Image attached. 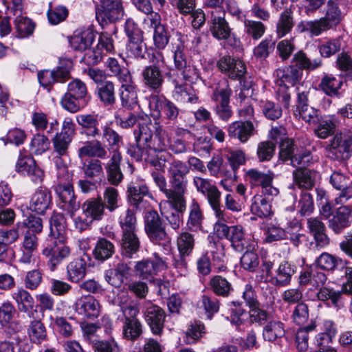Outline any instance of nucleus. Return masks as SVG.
<instances>
[{"mask_svg":"<svg viewBox=\"0 0 352 352\" xmlns=\"http://www.w3.org/2000/svg\"><path fill=\"white\" fill-rule=\"evenodd\" d=\"M148 122L139 124L134 131L136 145L131 146L127 153L136 161H145L153 166L156 170L164 171L166 159L164 155L159 156L157 153L162 152L167 146L165 132L157 122Z\"/></svg>","mask_w":352,"mask_h":352,"instance_id":"1","label":"nucleus"},{"mask_svg":"<svg viewBox=\"0 0 352 352\" xmlns=\"http://www.w3.org/2000/svg\"><path fill=\"white\" fill-rule=\"evenodd\" d=\"M144 230L153 243L162 246L166 251H170L171 239L157 211L150 210L146 214Z\"/></svg>","mask_w":352,"mask_h":352,"instance_id":"2","label":"nucleus"},{"mask_svg":"<svg viewBox=\"0 0 352 352\" xmlns=\"http://www.w3.org/2000/svg\"><path fill=\"white\" fill-rule=\"evenodd\" d=\"M193 184L197 192L206 197L208 202L215 216L219 220L226 221V210L221 204V192L209 179L195 176L193 178Z\"/></svg>","mask_w":352,"mask_h":352,"instance_id":"3","label":"nucleus"},{"mask_svg":"<svg viewBox=\"0 0 352 352\" xmlns=\"http://www.w3.org/2000/svg\"><path fill=\"white\" fill-rule=\"evenodd\" d=\"M165 66L166 62L162 53H153L151 65L144 67L142 72L144 84L149 89L160 92L164 82L163 69Z\"/></svg>","mask_w":352,"mask_h":352,"instance_id":"4","label":"nucleus"},{"mask_svg":"<svg viewBox=\"0 0 352 352\" xmlns=\"http://www.w3.org/2000/svg\"><path fill=\"white\" fill-rule=\"evenodd\" d=\"M219 221H221L219 219ZM214 230L220 238H226L231 242L233 248L239 252L243 251L245 248H251L249 245L248 236L241 226H228L220 221L214 224Z\"/></svg>","mask_w":352,"mask_h":352,"instance_id":"5","label":"nucleus"},{"mask_svg":"<svg viewBox=\"0 0 352 352\" xmlns=\"http://www.w3.org/2000/svg\"><path fill=\"white\" fill-rule=\"evenodd\" d=\"M123 15L121 0H103L96 12V18L102 28L120 19Z\"/></svg>","mask_w":352,"mask_h":352,"instance_id":"6","label":"nucleus"},{"mask_svg":"<svg viewBox=\"0 0 352 352\" xmlns=\"http://www.w3.org/2000/svg\"><path fill=\"white\" fill-rule=\"evenodd\" d=\"M166 268L165 261L155 253L153 258H144L135 263L133 270L142 280L151 281L160 270Z\"/></svg>","mask_w":352,"mask_h":352,"instance_id":"7","label":"nucleus"},{"mask_svg":"<svg viewBox=\"0 0 352 352\" xmlns=\"http://www.w3.org/2000/svg\"><path fill=\"white\" fill-rule=\"evenodd\" d=\"M122 312L124 317L122 326V334L124 338L135 340L142 333L141 322L137 318L139 308L136 305L122 307Z\"/></svg>","mask_w":352,"mask_h":352,"instance_id":"8","label":"nucleus"},{"mask_svg":"<svg viewBox=\"0 0 352 352\" xmlns=\"http://www.w3.org/2000/svg\"><path fill=\"white\" fill-rule=\"evenodd\" d=\"M149 108L157 116L164 115L169 121H175L179 114V109L176 104L163 95H151L149 97Z\"/></svg>","mask_w":352,"mask_h":352,"instance_id":"9","label":"nucleus"},{"mask_svg":"<svg viewBox=\"0 0 352 352\" xmlns=\"http://www.w3.org/2000/svg\"><path fill=\"white\" fill-rule=\"evenodd\" d=\"M327 150L336 155V159H347L352 152V132L337 133L330 140Z\"/></svg>","mask_w":352,"mask_h":352,"instance_id":"10","label":"nucleus"},{"mask_svg":"<svg viewBox=\"0 0 352 352\" xmlns=\"http://www.w3.org/2000/svg\"><path fill=\"white\" fill-rule=\"evenodd\" d=\"M171 188H168V202L173 208L186 210L185 194L187 190L186 177H170Z\"/></svg>","mask_w":352,"mask_h":352,"instance_id":"11","label":"nucleus"},{"mask_svg":"<svg viewBox=\"0 0 352 352\" xmlns=\"http://www.w3.org/2000/svg\"><path fill=\"white\" fill-rule=\"evenodd\" d=\"M55 190L60 200L59 207L72 217L80 207L79 204L76 201L73 186L69 182L58 184Z\"/></svg>","mask_w":352,"mask_h":352,"instance_id":"12","label":"nucleus"},{"mask_svg":"<svg viewBox=\"0 0 352 352\" xmlns=\"http://www.w3.org/2000/svg\"><path fill=\"white\" fill-rule=\"evenodd\" d=\"M217 67L230 79L241 80L246 73L245 63L239 58L230 56H223L217 62Z\"/></svg>","mask_w":352,"mask_h":352,"instance_id":"13","label":"nucleus"},{"mask_svg":"<svg viewBox=\"0 0 352 352\" xmlns=\"http://www.w3.org/2000/svg\"><path fill=\"white\" fill-rule=\"evenodd\" d=\"M352 222V206H340L328 220V227L335 234H340Z\"/></svg>","mask_w":352,"mask_h":352,"instance_id":"14","label":"nucleus"},{"mask_svg":"<svg viewBox=\"0 0 352 352\" xmlns=\"http://www.w3.org/2000/svg\"><path fill=\"white\" fill-rule=\"evenodd\" d=\"M66 240L50 239L49 247L43 250V254L50 256L51 270H54L63 261L67 258L71 252L70 248L65 244Z\"/></svg>","mask_w":352,"mask_h":352,"instance_id":"15","label":"nucleus"},{"mask_svg":"<svg viewBox=\"0 0 352 352\" xmlns=\"http://www.w3.org/2000/svg\"><path fill=\"white\" fill-rule=\"evenodd\" d=\"M16 170L21 174L28 175L35 183L41 182L45 177L44 171L29 155L20 154L16 163Z\"/></svg>","mask_w":352,"mask_h":352,"instance_id":"16","label":"nucleus"},{"mask_svg":"<svg viewBox=\"0 0 352 352\" xmlns=\"http://www.w3.org/2000/svg\"><path fill=\"white\" fill-rule=\"evenodd\" d=\"M144 317L153 334L160 335L163 331L166 314L159 306L147 302Z\"/></svg>","mask_w":352,"mask_h":352,"instance_id":"17","label":"nucleus"},{"mask_svg":"<svg viewBox=\"0 0 352 352\" xmlns=\"http://www.w3.org/2000/svg\"><path fill=\"white\" fill-rule=\"evenodd\" d=\"M228 133L231 138L245 143L252 136L257 134V130L254 123L250 120L235 121L229 125Z\"/></svg>","mask_w":352,"mask_h":352,"instance_id":"18","label":"nucleus"},{"mask_svg":"<svg viewBox=\"0 0 352 352\" xmlns=\"http://www.w3.org/2000/svg\"><path fill=\"white\" fill-rule=\"evenodd\" d=\"M75 311L88 319H95L100 312V305L94 296H85L78 298L74 304Z\"/></svg>","mask_w":352,"mask_h":352,"instance_id":"19","label":"nucleus"},{"mask_svg":"<svg viewBox=\"0 0 352 352\" xmlns=\"http://www.w3.org/2000/svg\"><path fill=\"white\" fill-rule=\"evenodd\" d=\"M152 195L147 186L143 182H132L127 186V198L131 205L138 209L144 206V198Z\"/></svg>","mask_w":352,"mask_h":352,"instance_id":"20","label":"nucleus"},{"mask_svg":"<svg viewBox=\"0 0 352 352\" xmlns=\"http://www.w3.org/2000/svg\"><path fill=\"white\" fill-rule=\"evenodd\" d=\"M210 31L218 40L228 39L231 34V28L225 19V12L214 13L212 12L210 22Z\"/></svg>","mask_w":352,"mask_h":352,"instance_id":"21","label":"nucleus"},{"mask_svg":"<svg viewBox=\"0 0 352 352\" xmlns=\"http://www.w3.org/2000/svg\"><path fill=\"white\" fill-rule=\"evenodd\" d=\"M78 124L83 131L81 133L85 134L89 138H95L99 136L101 133L99 129V116L95 113H82L76 117Z\"/></svg>","mask_w":352,"mask_h":352,"instance_id":"22","label":"nucleus"},{"mask_svg":"<svg viewBox=\"0 0 352 352\" xmlns=\"http://www.w3.org/2000/svg\"><path fill=\"white\" fill-rule=\"evenodd\" d=\"M52 204V197L47 189H38L32 196L29 209L38 214H44Z\"/></svg>","mask_w":352,"mask_h":352,"instance_id":"23","label":"nucleus"},{"mask_svg":"<svg viewBox=\"0 0 352 352\" xmlns=\"http://www.w3.org/2000/svg\"><path fill=\"white\" fill-rule=\"evenodd\" d=\"M122 156L119 151L111 152V157L106 165L107 177L109 182L118 186L123 179V174L120 169Z\"/></svg>","mask_w":352,"mask_h":352,"instance_id":"24","label":"nucleus"},{"mask_svg":"<svg viewBox=\"0 0 352 352\" xmlns=\"http://www.w3.org/2000/svg\"><path fill=\"white\" fill-rule=\"evenodd\" d=\"M78 156L80 158L89 157L105 159L107 157V151L99 140L87 141L78 148Z\"/></svg>","mask_w":352,"mask_h":352,"instance_id":"25","label":"nucleus"},{"mask_svg":"<svg viewBox=\"0 0 352 352\" xmlns=\"http://www.w3.org/2000/svg\"><path fill=\"white\" fill-rule=\"evenodd\" d=\"M82 214L93 222L100 221L104 214V205L101 197L89 198L81 206Z\"/></svg>","mask_w":352,"mask_h":352,"instance_id":"26","label":"nucleus"},{"mask_svg":"<svg viewBox=\"0 0 352 352\" xmlns=\"http://www.w3.org/2000/svg\"><path fill=\"white\" fill-rule=\"evenodd\" d=\"M12 298L16 304L19 311L28 314L30 317L33 314L31 310L34 307V300L31 294L23 287L18 288L12 294Z\"/></svg>","mask_w":352,"mask_h":352,"instance_id":"27","label":"nucleus"},{"mask_svg":"<svg viewBox=\"0 0 352 352\" xmlns=\"http://www.w3.org/2000/svg\"><path fill=\"white\" fill-rule=\"evenodd\" d=\"M276 75L278 78V85L294 86L298 83L302 76L300 68L294 65H289L276 70Z\"/></svg>","mask_w":352,"mask_h":352,"instance_id":"28","label":"nucleus"},{"mask_svg":"<svg viewBox=\"0 0 352 352\" xmlns=\"http://www.w3.org/2000/svg\"><path fill=\"white\" fill-rule=\"evenodd\" d=\"M87 270V263L81 257L73 259L67 266V278L72 283H79L85 275Z\"/></svg>","mask_w":352,"mask_h":352,"instance_id":"29","label":"nucleus"},{"mask_svg":"<svg viewBox=\"0 0 352 352\" xmlns=\"http://www.w3.org/2000/svg\"><path fill=\"white\" fill-rule=\"evenodd\" d=\"M120 83L122 85L119 89V96L122 106L133 109L138 104L136 87L133 85L132 79L129 82Z\"/></svg>","mask_w":352,"mask_h":352,"instance_id":"30","label":"nucleus"},{"mask_svg":"<svg viewBox=\"0 0 352 352\" xmlns=\"http://www.w3.org/2000/svg\"><path fill=\"white\" fill-rule=\"evenodd\" d=\"M51 239L67 240V223L63 214L53 212L50 219Z\"/></svg>","mask_w":352,"mask_h":352,"instance_id":"31","label":"nucleus"},{"mask_svg":"<svg viewBox=\"0 0 352 352\" xmlns=\"http://www.w3.org/2000/svg\"><path fill=\"white\" fill-rule=\"evenodd\" d=\"M316 172L302 167L293 171L294 184L300 188L310 189L314 186Z\"/></svg>","mask_w":352,"mask_h":352,"instance_id":"32","label":"nucleus"},{"mask_svg":"<svg viewBox=\"0 0 352 352\" xmlns=\"http://www.w3.org/2000/svg\"><path fill=\"white\" fill-rule=\"evenodd\" d=\"M94 40V33L89 29L75 32L69 42L75 50H87Z\"/></svg>","mask_w":352,"mask_h":352,"instance_id":"33","label":"nucleus"},{"mask_svg":"<svg viewBox=\"0 0 352 352\" xmlns=\"http://www.w3.org/2000/svg\"><path fill=\"white\" fill-rule=\"evenodd\" d=\"M122 254L128 258L137 253L140 247V242L136 232L122 233L121 239Z\"/></svg>","mask_w":352,"mask_h":352,"instance_id":"34","label":"nucleus"},{"mask_svg":"<svg viewBox=\"0 0 352 352\" xmlns=\"http://www.w3.org/2000/svg\"><path fill=\"white\" fill-rule=\"evenodd\" d=\"M213 91L211 100L214 102L230 101L232 91L230 87L229 81L226 78H221L212 87Z\"/></svg>","mask_w":352,"mask_h":352,"instance_id":"35","label":"nucleus"},{"mask_svg":"<svg viewBox=\"0 0 352 352\" xmlns=\"http://www.w3.org/2000/svg\"><path fill=\"white\" fill-rule=\"evenodd\" d=\"M294 25L293 12L291 9L285 10L280 14L276 25V33L278 38L289 34Z\"/></svg>","mask_w":352,"mask_h":352,"instance_id":"36","label":"nucleus"},{"mask_svg":"<svg viewBox=\"0 0 352 352\" xmlns=\"http://www.w3.org/2000/svg\"><path fill=\"white\" fill-rule=\"evenodd\" d=\"M105 65L111 72V76H116L120 82H127L132 79L129 69L120 65L118 60L115 58L109 57L105 62Z\"/></svg>","mask_w":352,"mask_h":352,"instance_id":"37","label":"nucleus"},{"mask_svg":"<svg viewBox=\"0 0 352 352\" xmlns=\"http://www.w3.org/2000/svg\"><path fill=\"white\" fill-rule=\"evenodd\" d=\"M115 252L113 243L105 238H100L93 250L94 257L100 261H104L110 257Z\"/></svg>","mask_w":352,"mask_h":352,"instance_id":"38","label":"nucleus"},{"mask_svg":"<svg viewBox=\"0 0 352 352\" xmlns=\"http://www.w3.org/2000/svg\"><path fill=\"white\" fill-rule=\"evenodd\" d=\"M285 333L284 324L278 320H271L268 322L265 325L263 330V337L264 340L271 342L283 337Z\"/></svg>","mask_w":352,"mask_h":352,"instance_id":"39","label":"nucleus"},{"mask_svg":"<svg viewBox=\"0 0 352 352\" xmlns=\"http://www.w3.org/2000/svg\"><path fill=\"white\" fill-rule=\"evenodd\" d=\"M174 98L182 103H197L198 97L195 93V90L188 84L176 85L173 91Z\"/></svg>","mask_w":352,"mask_h":352,"instance_id":"40","label":"nucleus"},{"mask_svg":"<svg viewBox=\"0 0 352 352\" xmlns=\"http://www.w3.org/2000/svg\"><path fill=\"white\" fill-rule=\"evenodd\" d=\"M86 178L90 179H101L104 177L102 163L99 159L92 158L84 162L82 167Z\"/></svg>","mask_w":352,"mask_h":352,"instance_id":"41","label":"nucleus"},{"mask_svg":"<svg viewBox=\"0 0 352 352\" xmlns=\"http://www.w3.org/2000/svg\"><path fill=\"white\" fill-rule=\"evenodd\" d=\"M274 173L269 170L267 173L261 172L257 169H250L246 173L247 180L252 186H261L272 183Z\"/></svg>","mask_w":352,"mask_h":352,"instance_id":"42","label":"nucleus"},{"mask_svg":"<svg viewBox=\"0 0 352 352\" xmlns=\"http://www.w3.org/2000/svg\"><path fill=\"white\" fill-rule=\"evenodd\" d=\"M195 239L194 235L187 231L182 232L177 238V247L180 256H190L194 249Z\"/></svg>","mask_w":352,"mask_h":352,"instance_id":"43","label":"nucleus"},{"mask_svg":"<svg viewBox=\"0 0 352 352\" xmlns=\"http://www.w3.org/2000/svg\"><path fill=\"white\" fill-rule=\"evenodd\" d=\"M318 126L314 129L315 135L320 139H326L333 135L336 125L333 116H327L320 118Z\"/></svg>","mask_w":352,"mask_h":352,"instance_id":"44","label":"nucleus"},{"mask_svg":"<svg viewBox=\"0 0 352 352\" xmlns=\"http://www.w3.org/2000/svg\"><path fill=\"white\" fill-rule=\"evenodd\" d=\"M250 210L252 214L259 217H267L272 213V206L265 197L256 195L251 200Z\"/></svg>","mask_w":352,"mask_h":352,"instance_id":"45","label":"nucleus"},{"mask_svg":"<svg viewBox=\"0 0 352 352\" xmlns=\"http://www.w3.org/2000/svg\"><path fill=\"white\" fill-rule=\"evenodd\" d=\"M204 214L198 202L193 199L189 206L187 226L191 231H197L201 228Z\"/></svg>","mask_w":352,"mask_h":352,"instance_id":"46","label":"nucleus"},{"mask_svg":"<svg viewBox=\"0 0 352 352\" xmlns=\"http://www.w3.org/2000/svg\"><path fill=\"white\" fill-rule=\"evenodd\" d=\"M327 280L326 274L318 270L305 272L299 277L300 285H306L309 284L317 289L324 285Z\"/></svg>","mask_w":352,"mask_h":352,"instance_id":"47","label":"nucleus"},{"mask_svg":"<svg viewBox=\"0 0 352 352\" xmlns=\"http://www.w3.org/2000/svg\"><path fill=\"white\" fill-rule=\"evenodd\" d=\"M174 64L175 68L182 72L184 79H197L199 76L197 69L187 65L186 58L184 52H179L174 54Z\"/></svg>","mask_w":352,"mask_h":352,"instance_id":"48","label":"nucleus"},{"mask_svg":"<svg viewBox=\"0 0 352 352\" xmlns=\"http://www.w3.org/2000/svg\"><path fill=\"white\" fill-rule=\"evenodd\" d=\"M296 266L288 261L281 262L276 271L275 279L277 285L285 286L289 284L292 276L296 272Z\"/></svg>","mask_w":352,"mask_h":352,"instance_id":"49","label":"nucleus"},{"mask_svg":"<svg viewBox=\"0 0 352 352\" xmlns=\"http://www.w3.org/2000/svg\"><path fill=\"white\" fill-rule=\"evenodd\" d=\"M27 333L30 340L33 343L40 344L47 338V331L41 320H34L30 322Z\"/></svg>","mask_w":352,"mask_h":352,"instance_id":"50","label":"nucleus"},{"mask_svg":"<svg viewBox=\"0 0 352 352\" xmlns=\"http://www.w3.org/2000/svg\"><path fill=\"white\" fill-rule=\"evenodd\" d=\"M97 96L104 106H112L116 103L114 84L105 81L97 89Z\"/></svg>","mask_w":352,"mask_h":352,"instance_id":"51","label":"nucleus"},{"mask_svg":"<svg viewBox=\"0 0 352 352\" xmlns=\"http://www.w3.org/2000/svg\"><path fill=\"white\" fill-rule=\"evenodd\" d=\"M342 85L340 78H337L331 74L324 75L319 85L321 89L329 96H336Z\"/></svg>","mask_w":352,"mask_h":352,"instance_id":"52","label":"nucleus"},{"mask_svg":"<svg viewBox=\"0 0 352 352\" xmlns=\"http://www.w3.org/2000/svg\"><path fill=\"white\" fill-rule=\"evenodd\" d=\"M316 296L318 300L321 301H326L331 300L332 304L336 307H341L343 306L342 301V292L336 291L329 287L322 286L318 288Z\"/></svg>","mask_w":352,"mask_h":352,"instance_id":"53","label":"nucleus"},{"mask_svg":"<svg viewBox=\"0 0 352 352\" xmlns=\"http://www.w3.org/2000/svg\"><path fill=\"white\" fill-rule=\"evenodd\" d=\"M208 251L211 253L214 265H217L219 270H224L226 267L224 265L226 256L223 245L219 242L210 241Z\"/></svg>","mask_w":352,"mask_h":352,"instance_id":"54","label":"nucleus"},{"mask_svg":"<svg viewBox=\"0 0 352 352\" xmlns=\"http://www.w3.org/2000/svg\"><path fill=\"white\" fill-rule=\"evenodd\" d=\"M209 285L212 292L219 296L226 297L232 290L231 283L221 276H213L210 279Z\"/></svg>","mask_w":352,"mask_h":352,"instance_id":"55","label":"nucleus"},{"mask_svg":"<svg viewBox=\"0 0 352 352\" xmlns=\"http://www.w3.org/2000/svg\"><path fill=\"white\" fill-rule=\"evenodd\" d=\"M102 137L104 142H106L113 151H118L120 145L123 143L122 136L119 135L117 131L107 124L102 127Z\"/></svg>","mask_w":352,"mask_h":352,"instance_id":"56","label":"nucleus"},{"mask_svg":"<svg viewBox=\"0 0 352 352\" xmlns=\"http://www.w3.org/2000/svg\"><path fill=\"white\" fill-rule=\"evenodd\" d=\"M333 28L341 21V12L338 8V0H328L327 10L324 17H322Z\"/></svg>","mask_w":352,"mask_h":352,"instance_id":"57","label":"nucleus"},{"mask_svg":"<svg viewBox=\"0 0 352 352\" xmlns=\"http://www.w3.org/2000/svg\"><path fill=\"white\" fill-rule=\"evenodd\" d=\"M293 63H295L294 66L300 68L302 72L303 69L314 70L322 65L321 58H316L311 60L307 57L306 54L301 51L295 54L293 58Z\"/></svg>","mask_w":352,"mask_h":352,"instance_id":"58","label":"nucleus"},{"mask_svg":"<svg viewBox=\"0 0 352 352\" xmlns=\"http://www.w3.org/2000/svg\"><path fill=\"white\" fill-rule=\"evenodd\" d=\"M14 27L19 38H25L31 35L34 30V23L21 14H15Z\"/></svg>","mask_w":352,"mask_h":352,"instance_id":"59","label":"nucleus"},{"mask_svg":"<svg viewBox=\"0 0 352 352\" xmlns=\"http://www.w3.org/2000/svg\"><path fill=\"white\" fill-rule=\"evenodd\" d=\"M146 45L143 43V37L139 40L129 39L126 47V54L129 58L142 59L146 53Z\"/></svg>","mask_w":352,"mask_h":352,"instance_id":"60","label":"nucleus"},{"mask_svg":"<svg viewBox=\"0 0 352 352\" xmlns=\"http://www.w3.org/2000/svg\"><path fill=\"white\" fill-rule=\"evenodd\" d=\"M50 140L45 135L41 133H36L31 140L30 151L32 154L40 155L50 148Z\"/></svg>","mask_w":352,"mask_h":352,"instance_id":"61","label":"nucleus"},{"mask_svg":"<svg viewBox=\"0 0 352 352\" xmlns=\"http://www.w3.org/2000/svg\"><path fill=\"white\" fill-rule=\"evenodd\" d=\"M259 107L263 114L269 120H275L282 116L283 111L281 107L272 101L261 100L259 102Z\"/></svg>","mask_w":352,"mask_h":352,"instance_id":"62","label":"nucleus"},{"mask_svg":"<svg viewBox=\"0 0 352 352\" xmlns=\"http://www.w3.org/2000/svg\"><path fill=\"white\" fill-rule=\"evenodd\" d=\"M119 224L122 233L137 232V219L135 212L128 209L125 214L120 216Z\"/></svg>","mask_w":352,"mask_h":352,"instance_id":"63","label":"nucleus"},{"mask_svg":"<svg viewBox=\"0 0 352 352\" xmlns=\"http://www.w3.org/2000/svg\"><path fill=\"white\" fill-rule=\"evenodd\" d=\"M316 325L312 323L305 327L300 328L296 333V344L299 352H307L309 344V332L314 330Z\"/></svg>","mask_w":352,"mask_h":352,"instance_id":"64","label":"nucleus"}]
</instances>
